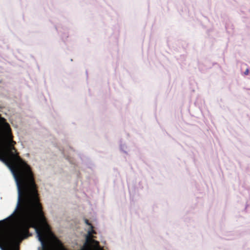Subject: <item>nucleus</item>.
<instances>
[{
	"instance_id": "4",
	"label": "nucleus",
	"mask_w": 250,
	"mask_h": 250,
	"mask_svg": "<svg viewBox=\"0 0 250 250\" xmlns=\"http://www.w3.org/2000/svg\"><path fill=\"white\" fill-rule=\"evenodd\" d=\"M85 220V223H86L87 224H89V223H88L89 220L86 219V220Z\"/></svg>"
},
{
	"instance_id": "2",
	"label": "nucleus",
	"mask_w": 250,
	"mask_h": 250,
	"mask_svg": "<svg viewBox=\"0 0 250 250\" xmlns=\"http://www.w3.org/2000/svg\"><path fill=\"white\" fill-rule=\"evenodd\" d=\"M47 220H0V239L5 240L7 250H19L16 248L17 240L31 236L29 229L33 228L39 240L44 245L46 239L51 234Z\"/></svg>"
},
{
	"instance_id": "1",
	"label": "nucleus",
	"mask_w": 250,
	"mask_h": 250,
	"mask_svg": "<svg viewBox=\"0 0 250 250\" xmlns=\"http://www.w3.org/2000/svg\"><path fill=\"white\" fill-rule=\"evenodd\" d=\"M9 125L0 121V160L10 170L18 190L16 207L5 219H45L31 167L18 155Z\"/></svg>"
},
{
	"instance_id": "3",
	"label": "nucleus",
	"mask_w": 250,
	"mask_h": 250,
	"mask_svg": "<svg viewBox=\"0 0 250 250\" xmlns=\"http://www.w3.org/2000/svg\"><path fill=\"white\" fill-rule=\"evenodd\" d=\"M91 230L89 231L88 232V234L89 235H92V234H95L96 233V231L93 230V226H91Z\"/></svg>"
}]
</instances>
